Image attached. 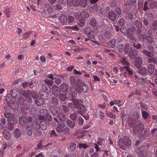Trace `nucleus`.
I'll return each mask as SVG.
<instances>
[{
    "label": "nucleus",
    "mask_w": 157,
    "mask_h": 157,
    "mask_svg": "<svg viewBox=\"0 0 157 157\" xmlns=\"http://www.w3.org/2000/svg\"><path fill=\"white\" fill-rule=\"evenodd\" d=\"M119 144L120 147L122 150H125L128 148L131 144V141L126 136L124 137V138H120L119 140Z\"/></svg>",
    "instance_id": "1"
},
{
    "label": "nucleus",
    "mask_w": 157,
    "mask_h": 157,
    "mask_svg": "<svg viewBox=\"0 0 157 157\" xmlns=\"http://www.w3.org/2000/svg\"><path fill=\"white\" fill-rule=\"evenodd\" d=\"M10 93L13 98L17 101L20 105L23 104L24 101L23 98L19 96L20 93L19 91L16 90L12 89L10 90Z\"/></svg>",
    "instance_id": "2"
},
{
    "label": "nucleus",
    "mask_w": 157,
    "mask_h": 157,
    "mask_svg": "<svg viewBox=\"0 0 157 157\" xmlns=\"http://www.w3.org/2000/svg\"><path fill=\"white\" fill-rule=\"evenodd\" d=\"M88 86L84 83H82L80 85L77 84L76 86V89L78 92H86L87 91Z\"/></svg>",
    "instance_id": "3"
},
{
    "label": "nucleus",
    "mask_w": 157,
    "mask_h": 157,
    "mask_svg": "<svg viewBox=\"0 0 157 157\" xmlns=\"http://www.w3.org/2000/svg\"><path fill=\"white\" fill-rule=\"evenodd\" d=\"M143 124L140 122H137L136 125L133 129V133L137 134L143 130L144 128Z\"/></svg>",
    "instance_id": "4"
},
{
    "label": "nucleus",
    "mask_w": 157,
    "mask_h": 157,
    "mask_svg": "<svg viewBox=\"0 0 157 157\" xmlns=\"http://www.w3.org/2000/svg\"><path fill=\"white\" fill-rule=\"evenodd\" d=\"M83 0H72V4L75 7H77L79 5L82 7H85L86 6V3L85 1L83 2Z\"/></svg>",
    "instance_id": "5"
},
{
    "label": "nucleus",
    "mask_w": 157,
    "mask_h": 157,
    "mask_svg": "<svg viewBox=\"0 0 157 157\" xmlns=\"http://www.w3.org/2000/svg\"><path fill=\"white\" fill-rule=\"evenodd\" d=\"M138 51L136 49H133V48H130L128 52V55L131 59H134L137 55V52Z\"/></svg>",
    "instance_id": "6"
},
{
    "label": "nucleus",
    "mask_w": 157,
    "mask_h": 157,
    "mask_svg": "<svg viewBox=\"0 0 157 157\" xmlns=\"http://www.w3.org/2000/svg\"><path fill=\"white\" fill-rule=\"evenodd\" d=\"M4 116L7 118L9 120L11 121H13V123H17V119L14 117L13 114L9 113L6 112L4 114Z\"/></svg>",
    "instance_id": "7"
},
{
    "label": "nucleus",
    "mask_w": 157,
    "mask_h": 157,
    "mask_svg": "<svg viewBox=\"0 0 157 157\" xmlns=\"http://www.w3.org/2000/svg\"><path fill=\"white\" fill-rule=\"evenodd\" d=\"M142 63L143 59L142 58L140 57H138L136 58L134 62V65L138 69L140 68Z\"/></svg>",
    "instance_id": "8"
},
{
    "label": "nucleus",
    "mask_w": 157,
    "mask_h": 157,
    "mask_svg": "<svg viewBox=\"0 0 157 157\" xmlns=\"http://www.w3.org/2000/svg\"><path fill=\"white\" fill-rule=\"evenodd\" d=\"M136 152L141 157H144L147 155V152L144 151L143 147H140L138 149L136 150Z\"/></svg>",
    "instance_id": "9"
},
{
    "label": "nucleus",
    "mask_w": 157,
    "mask_h": 157,
    "mask_svg": "<svg viewBox=\"0 0 157 157\" xmlns=\"http://www.w3.org/2000/svg\"><path fill=\"white\" fill-rule=\"evenodd\" d=\"M52 93L56 96H58L60 94V90L59 87L56 85H53L52 87Z\"/></svg>",
    "instance_id": "10"
},
{
    "label": "nucleus",
    "mask_w": 157,
    "mask_h": 157,
    "mask_svg": "<svg viewBox=\"0 0 157 157\" xmlns=\"http://www.w3.org/2000/svg\"><path fill=\"white\" fill-rule=\"evenodd\" d=\"M59 20L60 22L63 24L67 22V17L63 14H61L59 17Z\"/></svg>",
    "instance_id": "11"
},
{
    "label": "nucleus",
    "mask_w": 157,
    "mask_h": 157,
    "mask_svg": "<svg viewBox=\"0 0 157 157\" xmlns=\"http://www.w3.org/2000/svg\"><path fill=\"white\" fill-rule=\"evenodd\" d=\"M108 17L112 21H115L117 17L116 14L113 11H111L108 14Z\"/></svg>",
    "instance_id": "12"
},
{
    "label": "nucleus",
    "mask_w": 157,
    "mask_h": 157,
    "mask_svg": "<svg viewBox=\"0 0 157 157\" xmlns=\"http://www.w3.org/2000/svg\"><path fill=\"white\" fill-rule=\"evenodd\" d=\"M77 109L78 110L77 112L81 115L83 113H84L86 110L85 107L82 104L79 105L78 106Z\"/></svg>",
    "instance_id": "13"
},
{
    "label": "nucleus",
    "mask_w": 157,
    "mask_h": 157,
    "mask_svg": "<svg viewBox=\"0 0 157 157\" xmlns=\"http://www.w3.org/2000/svg\"><path fill=\"white\" fill-rule=\"evenodd\" d=\"M44 99L40 97L37 98L35 100L36 104L39 106L44 104Z\"/></svg>",
    "instance_id": "14"
},
{
    "label": "nucleus",
    "mask_w": 157,
    "mask_h": 157,
    "mask_svg": "<svg viewBox=\"0 0 157 157\" xmlns=\"http://www.w3.org/2000/svg\"><path fill=\"white\" fill-rule=\"evenodd\" d=\"M13 9L11 8H7L5 9L4 11V13L7 15V17H9V16L8 15L10 14L13 13Z\"/></svg>",
    "instance_id": "15"
},
{
    "label": "nucleus",
    "mask_w": 157,
    "mask_h": 157,
    "mask_svg": "<svg viewBox=\"0 0 157 157\" xmlns=\"http://www.w3.org/2000/svg\"><path fill=\"white\" fill-rule=\"evenodd\" d=\"M75 16L69 15L67 18L68 24L69 25H72L75 22Z\"/></svg>",
    "instance_id": "16"
},
{
    "label": "nucleus",
    "mask_w": 157,
    "mask_h": 157,
    "mask_svg": "<svg viewBox=\"0 0 157 157\" xmlns=\"http://www.w3.org/2000/svg\"><path fill=\"white\" fill-rule=\"evenodd\" d=\"M142 52L149 58H152L154 56L152 52L146 50H144Z\"/></svg>",
    "instance_id": "17"
},
{
    "label": "nucleus",
    "mask_w": 157,
    "mask_h": 157,
    "mask_svg": "<svg viewBox=\"0 0 157 157\" xmlns=\"http://www.w3.org/2000/svg\"><path fill=\"white\" fill-rule=\"evenodd\" d=\"M19 122L22 124L25 125L27 124V119L24 117H22L19 119Z\"/></svg>",
    "instance_id": "18"
},
{
    "label": "nucleus",
    "mask_w": 157,
    "mask_h": 157,
    "mask_svg": "<svg viewBox=\"0 0 157 157\" xmlns=\"http://www.w3.org/2000/svg\"><path fill=\"white\" fill-rule=\"evenodd\" d=\"M147 62L148 63L151 62H153L155 64H157V57H154L153 56L152 58H149L147 59Z\"/></svg>",
    "instance_id": "19"
},
{
    "label": "nucleus",
    "mask_w": 157,
    "mask_h": 157,
    "mask_svg": "<svg viewBox=\"0 0 157 157\" xmlns=\"http://www.w3.org/2000/svg\"><path fill=\"white\" fill-rule=\"evenodd\" d=\"M30 126V125H28L26 127L27 133L28 135L30 136L32 135L33 133L32 129Z\"/></svg>",
    "instance_id": "20"
},
{
    "label": "nucleus",
    "mask_w": 157,
    "mask_h": 157,
    "mask_svg": "<svg viewBox=\"0 0 157 157\" xmlns=\"http://www.w3.org/2000/svg\"><path fill=\"white\" fill-rule=\"evenodd\" d=\"M61 134L62 135H65L66 136L69 135V128L67 127H66L64 128H63Z\"/></svg>",
    "instance_id": "21"
},
{
    "label": "nucleus",
    "mask_w": 157,
    "mask_h": 157,
    "mask_svg": "<svg viewBox=\"0 0 157 157\" xmlns=\"http://www.w3.org/2000/svg\"><path fill=\"white\" fill-rule=\"evenodd\" d=\"M76 89H75V87L73 86L71 87L70 90V93L71 94L72 96L75 97L77 95V93L76 91Z\"/></svg>",
    "instance_id": "22"
},
{
    "label": "nucleus",
    "mask_w": 157,
    "mask_h": 157,
    "mask_svg": "<svg viewBox=\"0 0 157 157\" xmlns=\"http://www.w3.org/2000/svg\"><path fill=\"white\" fill-rule=\"evenodd\" d=\"M148 71L150 74H152L155 70L154 66L151 64H149L148 67Z\"/></svg>",
    "instance_id": "23"
},
{
    "label": "nucleus",
    "mask_w": 157,
    "mask_h": 157,
    "mask_svg": "<svg viewBox=\"0 0 157 157\" xmlns=\"http://www.w3.org/2000/svg\"><path fill=\"white\" fill-rule=\"evenodd\" d=\"M130 44L129 43L126 44L124 48V51L125 54H127L129 52V50L130 49Z\"/></svg>",
    "instance_id": "24"
},
{
    "label": "nucleus",
    "mask_w": 157,
    "mask_h": 157,
    "mask_svg": "<svg viewBox=\"0 0 157 157\" xmlns=\"http://www.w3.org/2000/svg\"><path fill=\"white\" fill-rule=\"evenodd\" d=\"M149 6L152 9H156L157 8V2L153 1L149 4Z\"/></svg>",
    "instance_id": "25"
},
{
    "label": "nucleus",
    "mask_w": 157,
    "mask_h": 157,
    "mask_svg": "<svg viewBox=\"0 0 157 157\" xmlns=\"http://www.w3.org/2000/svg\"><path fill=\"white\" fill-rule=\"evenodd\" d=\"M79 26L81 27H84L85 25V20L84 18L80 19L78 23Z\"/></svg>",
    "instance_id": "26"
},
{
    "label": "nucleus",
    "mask_w": 157,
    "mask_h": 157,
    "mask_svg": "<svg viewBox=\"0 0 157 157\" xmlns=\"http://www.w3.org/2000/svg\"><path fill=\"white\" fill-rule=\"evenodd\" d=\"M138 72L141 75H144L147 73V70L146 68L142 67L138 71Z\"/></svg>",
    "instance_id": "27"
},
{
    "label": "nucleus",
    "mask_w": 157,
    "mask_h": 157,
    "mask_svg": "<svg viewBox=\"0 0 157 157\" xmlns=\"http://www.w3.org/2000/svg\"><path fill=\"white\" fill-rule=\"evenodd\" d=\"M32 127L35 129H39L40 128V126L38 122H33Z\"/></svg>",
    "instance_id": "28"
},
{
    "label": "nucleus",
    "mask_w": 157,
    "mask_h": 157,
    "mask_svg": "<svg viewBox=\"0 0 157 157\" xmlns=\"http://www.w3.org/2000/svg\"><path fill=\"white\" fill-rule=\"evenodd\" d=\"M13 134L14 136L16 138H18L20 136V130L18 128H16L14 131Z\"/></svg>",
    "instance_id": "29"
},
{
    "label": "nucleus",
    "mask_w": 157,
    "mask_h": 157,
    "mask_svg": "<svg viewBox=\"0 0 157 157\" xmlns=\"http://www.w3.org/2000/svg\"><path fill=\"white\" fill-rule=\"evenodd\" d=\"M60 86L63 91H67L68 90V87L66 84L63 83Z\"/></svg>",
    "instance_id": "30"
},
{
    "label": "nucleus",
    "mask_w": 157,
    "mask_h": 157,
    "mask_svg": "<svg viewBox=\"0 0 157 157\" xmlns=\"http://www.w3.org/2000/svg\"><path fill=\"white\" fill-rule=\"evenodd\" d=\"M81 100L78 99L74 100L73 101V105L75 108H77L79 105H80Z\"/></svg>",
    "instance_id": "31"
},
{
    "label": "nucleus",
    "mask_w": 157,
    "mask_h": 157,
    "mask_svg": "<svg viewBox=\"0 0 157 157\" xmlns=\"http://www.w3.org/2000/svg\"><path fill=\"white\" fill-rule=\"evenodd\" d=\"M106 114L108 117L114 119L116 117V115L115 114H113L112 112L107 111L106 112Z\"/></svg>",
    "instance_id": "32"
},
{
    "label": "nucleus",
    "mask_w": 157,
    "mask_h": 157,
    "mask_svg": "<svg viewBox=\"0 0 157 157\" xmlns=\"http://www.w3.org/2000/svg\"><path fill=\"white\" fill-rule=\"evenodd\" d=\"M63 127L61 125V124H59L58 125L56 128V131L57 132L61 134L63 131Z\"/></svg>",
    "instance_id": "33"
},
{
    "label": "nucleus",
    "mask_w": 157,
    "mask_h": 157,
    "mask_svg": "<svg viewBox=\"0 0 157 157\" xmlns=\"http://www.w3.org/2000/svg\"><path fill=\"white\" fill-rule=\"evenodd\" d=\"M32 31H29L24 33L22 35V38L26 40L27 38H28L30 35L31 34Z\"/></svg>",
    "instance_id": "34"
},
{
    "label": "nucleus",
    "mask_w": 157,
    "mask_h": 157,
    "mask_svg": "<svg viewBox=\"0 0 157 157\" xmlns=\"http://www.w3.org/2000/svg\"><path fill=\"white\" fill-rule=\"evenodd\" d=\"M78 147L79 149H86L88 147V145L85 143H80L78 145Z\"/></svg>",
    "instance_id": "35"
},
{
    "label": "nucleus",
    "mask_w": 157,
    "mask_h": 157,
    "mask_svg": "<svg viewBox=\"0 0 157 157\" xmlns=\"http://www.w3.org/2000/svg\"><path fill=\"white\" fill-rule=\"evenodd\" d=\"M44 82L49 86H51L53 83L52 80L48 79L47 78H46L44 80Z\"/></svg>",
    "instance_id": "36"
},
{
    "label": "nucleus",
    "mask_w": 157,
    "mask_h": 157,
    "mask_svg": "<svg viewBox=\"0 0 157 157\" xmlns=\"http://www.w3.org/2000/svg\"><path fill=\"white\" fill-rule=\"evenodd\" d=\"M81 17L84 18H87L89 16V14L87 12L85 11H82L81 12Z\"/></svg>",
    "instance_id": "37"
},
{
    "label": "nucleus",
    "mask_w": 157,
    "mask_h": 157,
    "mask_svg": "<svg viewBox=\"0 0 157 157\" xmlns=\"http://www.w3.org/2000/svg\"><path fill=\"white\" fill-rule=\"evenodd\" d=\"M76 147V144L74 143H72L70 144L69 149L71 151H73L75 150Z\"/></svg>",
    "instance_id": "38"
},
{
    "label": "nucleus",
    "mask_w": 157,
    "mask_h": 157,
    "mask_svg": "<svg viewBox=\"0 0 157 157\" xmlns=\"http://www.w3.org/2000/svg\"><path fill=\"white\" fill-rule=\"evenodd\" d=\"M124 68L128 71V74L130 75H132L133 74L132 70L131 68L127 66L124 67Z\"/></svg>",
    "instance_id": "39"
},
{
    "label": "nucleus",
    "mask_w": 157,
    "mask_h": 157,
    "mask_svg": "<svg viewBox=\"0 0 157 157\" xmlns=\"http://www.w3.org/2000/svg\"><path fill=\"white\" fill-rule=\"evenodd\" d=\"M152 28L154 31L157 30V21H155L153 22L152 25Z\"/></svg>",
    "instance_id": "40"
},
{
    "label": "nucleus",
    "mask_w": 157,
    "mask_h": 157,
    "mask_svg": "<svg viewBox=\"0 0 157 157\" xmlns=\"http://www.w3.org/2000/svg\"><path fill=\"white\" fill-rule=\"evenodd\" d=\"M90 25L93 27H95L97 25V23L94 18L92 19L90 22Z\"/></svg>",
    "instance_id": "41"
},
{
    "label": "nucleus",
    "mask_w": 157,
    "mask_h": 157,
    "mask_svg": "<svg viewBox=\"0 0 157 157\" xmlns=\"http://www.w3.org/2000/svg\"><path fill=\"white\" fill-rule=\"evenodd\" d=\"M146 40L150 44H152L153 42V39L150 36H147L146 37Z\"/></svg>",
    "instance_id": "42"
},
{
    "label": "nucleus",
    "mask_w": 157,
    "mask_h": 157,
    "mask_svg": "<svg viewBox=\"0 0 157 157\" xmlns=\"http://www.w3.org/2000/svg\"><path fill=\"white\" fill-rule=\"evenodd\" d=\"M78 122L79 125H82L83 123L84 120L80 116L78 117Z\"/></svg>",
    "instance_id": "43"
},
{
    "label": "nucleus",
    "mask_w": 157,
    "mask_h": 157,
    "mask_svg": "<svg viewBox=\"0 0 157 157\" xmlns=\"http://www.w3.org/2000/svg\"><path fill=\"white\" fill-rule=\"evenodd\" d=\"M58 118L60 121H63L64 119V116L62 113H60L58 115Z\"/></svg>",
    "instance_id": "44"
},
{
    "label": "nucleus",
    "mask_w": 157,
    "mask_h": 157,
    "mask_svg": "<svg viewBox=\"0 0 157 157\" xmlns=\"http://www.w3.org/2000/svg\"><path fill=\"white\" fill-rule=\"evenodd\" d=\"M40 114L43 116H46L47 114V111L45 109H41L40 111Z\"/></svg>",
    "instance_id": "45"
},
{
    "label": "nucleus",
    "mask_w": 157,
    "mask_h": 157,
    "mask_svg": "<svg viewBox=\"0 0 157 157\" xmlns=\"http://www.w3.org/2000/svg\"><path fill=\"white\" fill-rule=\"evenodd\" d=\"M121 62L123 65H128L129 64L128 62L127 61L125 58H123L121 60Z\"/></svg>",
    "instance_id": "46"
},
{
    "label": "nucleus",
    "mask_w": 157,
    "mask_h": 157,
    "mask_svg": "<svg viewBox=\"0 0 157 157\" xmlns=\"http://www.w3.org/2000/svg\"><path fill=\"white\" fill-rule=\"evenodd\" d=\"M146 34L144 33V34L140 35L139 36V38L140 40L144 41L146 40Z\"/></svg>",
    "instance_id": "47"
},
{
    "label": "nucleus",
    "mask_w": 157,
    "mask_h": 157,
    "mask_svg": "<svg viewBox=\"0 0 157 157\" xmlns=\"http://www.w3.org/2000/svg\"><path fill=\"white\" fill-rule=\"evenodd\" d=\"M99 115L100 119H101L102 120L104 119L105 114L103 112L100 111L99 113Z\"/></svg>",
    "instance_id": "48"
},
{
    "label": "nucleus",
    "mask_w": 157,
    "mask_h": 157,
    "mask_svg": "<svg viewBox=\"0 0 157 157\" xmlns=\"http://www.w3.org/2000/svg\"><path fill=\"white\" fill-rule=\"evenodd\" d=\"M142 115L144 118L146 119L148 117L149 114L147 112L143 111L142 112Z\"/></svg>",
    "instance_id": "49"
},
{
    "label": "nucleus",
    "mask_w": 157,
    "mask_h": 157,
    "mask_svg": "<svg viewBox=\"0 0 157 157\" xmlns=\"http://www.w3.org/2000/svg\"><path fill=\"white\" fill-rule=\"evenodd\" d=\"M54 79H55V82L57 85L60 84L62 82L61 80L59 78H55Z\"/></svg>",
    "instance_id": "50"
},
{
    "label": "nucleus",
    "mask_w": 157,
    "mask_h": 157,
    "mask_svg": "<svg viewBox=\"0 0 157 157\" xmlns=\"http://www.w3.org/2000/svg\"><path fill=\"white\" fill-rule=\"evenodd\" d=\"M109 43L111 44V46L112 48H114L116 45V41L115 40H110Z\"/></svg>",
    "instance_id": "51"
},
{
    "label": "nucleus",
    "mask_w": 157,
    "mask_h": 157,
    "mask_svg": "<svg viewBox=\"0 0 157 157\" xmlns=\"http://www.w3.org/2000/svg\"><path fill=\"white\" fill-rule=\"evenodd\" d=\"M77 114L75 113L72 114L70 115V117L73 120H75L77 118Z\"/></svg>",
    "instance_id": "52"
},
{
    "label": "nucleus",
    "mask_w": 157,
    "mask_h": 157,
    "mask_svg": "<svg viewBox=\"0 0 157 157\" xmlns=\"http://www.w3.org/2000/svg\"><path fill=\"white\" fill-rule=\"evenodd\" d=\"M124 45L122 44L119 45L117 48L118 50L121 52H123L124 50Z\"/></svg>",
    "instance_id": "53"
},
{
    "label": "nucleus",
    "mask_w": 157,
    "mask_h": 157,
    "mask_svg": "<svg viewBox=\"0 0 157 157\" xmlns=\"http://www.w3.org/2000/svg\"><path fill=\"white\" fill-rule=\"evenodd\" d=\"M70 81L71 84L72 85H74L75 83V79L74 77L71 76L70 77Z\"/></svg>",
    "instance_id": "54"
},
{
    "label": "nucleus",
    "mask_w": 157,
    "mask_h": 157,
    "mask_svg": "<svg viewBox=\"0 0 157 157\" xmlns=\"http://www.w3.org/2000/svg\"><path fill=\"white\" fill-rule=\"evenodd\" d=\"M59 98L62 101H64L66 100V97L64 94H61L59 96Z\"/></svg>",
    "instance_id": "55"
},
{
    "label": "nucleus",
    "mask_w": 157,
    "mask_h": 157,
    "mask_svg": "<svg viewBox=\"0 0 157 157\" xmlns=\"http://www.w3.org/2000/svg\"><path fill=\"white\" fill-rule=\"evenodd\" d=\"M119 24L121 26H123L125 24L124 20L122 18L120 19L118 21Z\"/></svg>",
    "instance_id": "56"
},
{
    "label": "nucleus",
    "mask_w": 157,
    "mask_h": 157,
    "mask_svg": "<svg viewBox=\"0 0 157 157\" xmlns=\"http://www.w3.org/2000/svg\"><path fill=\"white\" fill-rule=\"evenodd\" d=\"M10 122V123L8 126V128L9 130L11 131H12L14 128V126L12 124V122L11 121Z\"/></svg>",
    "instance_id": "57"
},
{
    "label": "nucleus",
    "mask_w": 157,
    "mask_h": 157,
    "mask_svg": "<svg viewBox=\"0 0 157 157\" xmlns=\"http://www.w3.org/2000/svg\"><path fill=\"white\" fill-rule=\"evenodd\" d=\"M135 23L136 26L137 27L140 28L142 27V24L139 21L137 20L136 21Z\"/></svg>",
    "instance_id": "58"
},
{
    "label": "nucleus",
    "mask_w": 157,
    "mask_h": 157,
    "mask_svg": "<svg viewBox=\"0 0 157 157\" xmlns=\"http://www.w3.org/2000/svg\"><path fill=\"white\" fill-rule=\"evenodd\" d=\"M153 136H157V128H154L153 129L151 132Z\"/></svg>",
    "instance_id": "59"
},
{
    "label": "nucleus",
    "mask_w": 157,
    "mask_h": 157,
    "mask_svg": "<svg viewBox=\"0 0 157 157\" xmlns=\"http://www.w3.org/2000/svg\"><path fill=\"white\" fill-rule=\"evenodd\" d=\"M75 125V123L74 121H70L68 123V126L71 128H73Z\"/></svg>",
    "instance_id": "60"
},
{
    "label": "nucleus",
    "mask_w": 157,
    "mask_h": 157,
    "mask_svg": "<svg viewBox=\"0 0 157 157\" xmlns=\"http://www.w3.org/2000/svg\"><path fill=\"white\" fill-rule=\"evenodd\" d=\"M127 36L129 39L131 40L133 42L136 41L135 39L132 35L128 34Z\"/></svg>",
    "instance_id": "61"
},
{
    "label": "nucleus",
    "mask_w": 157,
    "mask_h": 157,
    "mask_svg": "<svg viewBox=\"0 0 157 157\" xmlns=\"http://www.w3.org/2000/svg\"><path fill=\"white\" fill-rule=\"evenodd\" d=\"M75 17L76 19H78L80 17H81V12H77L76 13Z\"/></svg>",
    "instance_id": "62"
},
{
    "label": "nucleus",
    "mask_w": 157,
    "mask_h": 157,
    "mask_svg": "<svg viewBox=\"0 0 157 157\" xmlns=\"http://www.w3.org/2000/svg\"><path fill=\"white\" fill-rule=\"evenodd\" d=\"M146 14L148 17H151L152 18H154V15H153L152 13L150 12H147Z\"/></svg>",
    "instance_id": "63"
},
{
    "label": "nucleus",
    "mask_w": 157,
    "mask_h": 157,
    "mask_svg": "<svg viewBox=\"0 0 157 157\" xmlns=\"http://www.w3.org/2000/svg\"><path fill=\"white\" fill-rule=\"evenodd\" d=\"M147 4H148V3L147 2H146L144 3V8H143L144 11L146 10L147 9H149V8L147 6Z\"/></svg>",
    "instance_id": "64"
}]
</instances>
